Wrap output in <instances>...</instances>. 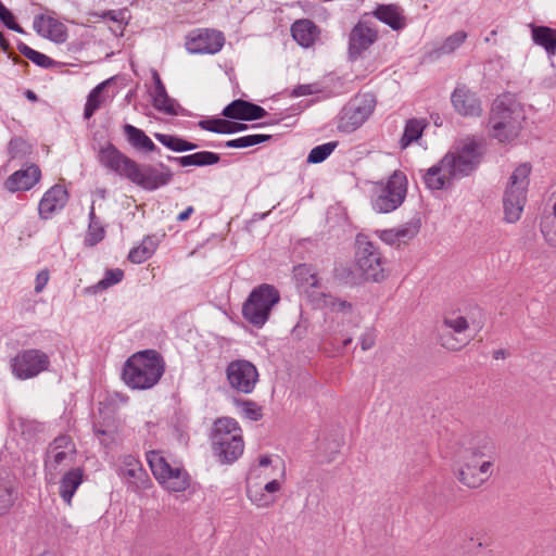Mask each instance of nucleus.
<instances>
[{
	"label": "nucleus",
	"mask_w": 556,
	"mask_h": 556,
	"mask_svg": "<svg viewBox=\"0 0 556 556\" xmlns=\"http://www.w3.org/2000/svg\"><path fill=\"white\" fill-rule=\"evenodd\" d=\"M151 74H152V79H153L154 85L150 90V96H151V98H153L159 93L165 92L166 88H165L156 70H152Z\"/></svg>",
	"instance_id": "nucleus-57"
},
{
	"label": "nucleus",
	"mask_w": 556,
	"mask_h": 556,
	"mask_svg": "<svg viewBox=\"0 0 556 556\" xmlns=\"http://www.w3.org/2000/svg\"><path fill=\"white\" fill-rule=\"evenodd\" d=\"M337 141L326 142L311 150L307 156V163L318 164L324 162L337 148Z\"/></svg>",
	"instance_id": "nucleus-48"
},
{
	"label": "nucleus",
	"mask_w": 556,
	"mask_h": 556,
	"mask_svg": "<svg viewBox=\"0 0 556 556\" xmlns=\"http://www.w3.org/2000/svg\"><path fill=\"white\" fill-rule=\"evenodd\" d=\"M0 20L11 30L24 33L23 28L14 21L13 14L0 2Z\"/></svg>",
	"instance_id": "nucleus-53"
},
{
	"label": "nucleus",
	"mask_w": 556,
	"mask_h": 556,
	"mask_svg": "<svg viewBox=\"0 0 556 556\" xmlns=\"http://www.w3.org/2000/svg\"><path fill=\"white\" fill-rule=\"evenodd\" d=\"M291 35L300 46L309 48L318 39L319 29L313 21L302 18L291 25Z\"/></svg>",
	"instance_id": "nucleus-29"
},
{
	"label": "nucleus",
	"mask_w": 556,
	"mask_h": 556,
	"mask_svg": "<svg viewBox=\"0 0 556 556\" xmlns=\"http://www.w3.org/2000/svg\"><path fill=\"white\" fill-rule=\"evenodd\" d=\"M451 100L455 111L463 116L473 117L480 116L482 113L481 101L465 85H459L455 88Z\"/></svg>",
	"instance_id": "nucleus-20"
},
{
	"label": "nucleus",
	"mask_w": 556,
	"mask_h": 556,
	"mask_svg": "<svg viewBox=\"0 0 556 556\" xmlns=\"http://www.w3.org/2000/svg\"><path fill=\"white\" fill-rule=\"evenodd\" d=\"M224 43L225 37L222 31L197 29L188 35L185 46L192 54H215L222 50Z\"/></svg>",
	"instance_id": "nucleus-16"
},
{
	"label": "nucleus",
	"mask_w": 556,
	"mask_h": 556,
	"mask_svg": "<svg viewBox=\"0 0 556 556\" xmlns=\"http://www.w3.org/2000/svg\"><path fill=\"white\" fill-rule=\"evenodd\" d=\"M227 380L232 389L241 393H251L258 380L256 367L249 361L236 359L228 364Z\"/></svg>",
	"instance_id": "nucleus-15"
},
{
	"label": "nucleus",
	"mask_w": 556,
	"mask_h": 556,
	"mask_svg": "<svg viewBox=\"0 0 556 556\" xmlns=\"http://www.w3.org/2000/svg\"><path fill=\"white\" fill-rule=\"evenodd\" d=\"M407 194V178L401 170H394L386 180L371 184L370 204L379 214H388L399 208Z\"/></svg>",
	"instance_id": "nucleus-5"
},
{
	"label": "nucleus",
	"mask_w": 556,
	"mask_h": 556,
	"mask_svg": "<svg viewBox=\"0 0 556 556\" xmlns=\"http://www.w3.org/2000/svg\"><path fill=\"white\" fill-rule=\"evenodd\" d=\"M118 475L134 491L144 489L150 481L140 462L132 455L123 457Z\"/></svg>",
	"instance_id": "nucleus-19"
},
{
	"label": "nucleus",
	"mask_w": 556,
	"mask_h": 556,
	"mask_svg": "<svg viewBox=\"0 0 556 556\" xmlns=\"http://www.w3.org/2000/svg\"><path fill=\"white\" fill-rule=\"evenodd\" d=\"M281 482L277 479H256L254 473L247 478V496L257 508H268L278 500Z\"/></svg>",
	"instance_id": "nucleus-13"
},
{
	"label": "nucleus",
	"mask_w": 556,
	"mask_h": 556,
	"mask_svg": "<svg viewBox=\"0 0 556 556\" xmlns=\"http://www.w3.org/2000/svg\"><path fill=\"white\" fill-rule=\"evenodd\" d=\"M165 371V362L154 350H144L131 355L124 365L123 380L137 390L154 387Z\"/></svg>",
	"instance_id": "nucleus-4"
},
{
	"label": "nucleus",
	"mask_w": 556,
	"mask_h": 556,
	"mask_svg": "<svg viewBox=\"0 0 556 556\" xmlns=\"http://www.w3.org/2000/svg\"><path fill=\"white\" fill-rule=\"evenodd\" d=\"M372 14L393 30H401L406 25L403 9L397 4H380Z\"/></svg>",
	"instance_id": "nucleus-30"
},
{
	"label": "nucleus",
	"mask_w": 556,
	"mask_h": 556,
	"mask_svg": "<svg viewBox=\"0 0 556 556\" xmlns=\"http://www.w3.org/2000/svg\"><path fill=\"white\" fill-rule=\"evenodd\" d=\"M376 342V336L374 331L368 330L361 337V346L363 351H367L371 349L375 345Z\"/></svg>",
	"instance_id": "nucleus-59"
},
{
	"label": "nucleus",
	"mask_w": 556,
	"mask_h": 556,
	"mask_svg": "<svg viewBox=\"0 0 556 556\" xmlns=\"http://www.w3.org/2000/svg\"><path fill=\"white\" fill-rule=\"evenodd\" d=\"M551 212L544 214L540 219V230L545 242L556 248V191L551 198Z\"/></svg>",
	"instance_id": "nucleus-36"
},
{
	"label": "nucleus",
	"mask_w": 556,
	"mask_h": 556,
	"mask_svg": "<svg viewBox=\"0 0 556 556\" xmlns=\"http://www.w3.org/2000/svg\"><path fill=\"white\" fill-rule=\"evenodd\" d=\"M378 39L377 28L366 21H359L351 29L348 43V55L351 61L362 58Z\"/></svg>",
	"instance_id": "nucleus-18"
},
{
	"label": "nucleus",
	"mask_w": 556,
	"mask_h": 556,
	"mask_svg": "<svg viewBox=\"0 0 556 556\" xmlns=\"http://www.w3.org/2000/svg\"><path fill=\"white\" fill-rule=\"evenodd\" d=\"M124 136L128 142V144L136 151L142 154L149 153H157L160 154L161 150L152 139L140 128L131 124H125L123 126Z\"/></svg>",
	"instance_id": "nucleus-25"
},
{
	"label": "nucleus",
	"mask_w": 556,
	"mask_h": 556,
	"mask_svg": "<svg viewBox=\"0 0 556 556\" xmlns=\"http://www.w3.org/2000/svg\"><path fill=\"white\" fill-rule=\"evenodd\" d=\"M356 263L367 280L381 281L387 276L384 260L379 249L370 241L359 242Z\"/></svg>",
	"instance_id": "nucleus-14"
},
{
	"label": "nucleus",
	"mask_w": 556,
	"mask_h": 556,
	"mask_svg": "<svg viewBox=\"0 0 556 556\" xmlns=\"http://www.w3.org/2000/svg\"><path fill=\"white\" fill-rule=\"evenodd\" d=\"M321 91V87L318 83L313 84H302L294 87V89L291 92L292 97H303V96H311Z\"/></svg>",
	"instance_id": "nucleus-54"
},
{
	"label": "nucleus",
	"mask_w": 556,
	"mask_h": 556,
	"mask_svg": "<svg viewBox=\"0 0 556 556\" xmlns=\"http://www.w3.org/2000/svg\"><path fill=\"white\" fill-rule=\"evenodd\" d=\"M103 17H108L113 22H117L119 24L124 21V12L123 11H106L103 13Z\"/></svg>",
	"instance_id": "nucleus-61"
},
{
	"label": "nucleus",
	"mask_w": 556,
	"mask_h": 556,
	"mask_svg": "<svg viewBox=\"0 0 556 556\" xmlns=\"http://www.w3.org/2000/svg\"><path fill=\"white\" fill-rule=\"evenodd\" d=\"M428 123L424 118H410L406 122L403 135L400 139V147L406 149L416 142L422 135Z\"/></svg>",
	"instance_id": "nucleus-37"
},
{
	"label": "nucleus",
	"mask_w": 556,
	"mask_h": 556,
	"mask_svg": "<svg viewBox=\"0 0 556 556\" xmlns=\"http://www.w3.org/2000/svg\"><path fill=\"white\" fill-rule=\"evenodd\" d=\"M494 459L495 446L491 439H479L462 452L457 471L459 482L470 489L480 488L492 476Z\"/></svg>",
	"instance_id": "nucleus-2"
},
{
	"label": "nucleus",
	"mask_w": 556,
	"mask_h": 556,
	"mask_svg": "<svg viewBox=\"0 0 556 556\" xmlns=\"http://www.w3.org/2000/svg\"><path fill=\"white\" fill-rule=\"evenodd\" d=\"M154 137L163 146L175 152L192 151L198 148V144L173 135L155 132Z\"/></svg>",
	"instance_id": "nucleus-39"
},
{
	"label": "nucleus",
	"mask_w": 556,
	"mask_h": 556,
	"mask_svg": "<svg viewBox=\"0 0 556 556\" xmlns=\"http://www.w3.org/2000/svg\"><path fill=\"white\" fill-rule=\"evenodd\" d=\"M147 460L153 476L166 490L182 492L189 486L188 473L180 467H173L161 452H148Z\"/></svg>",
	"instance_id": "nucleus-9"
},
{
	"label": "nucleus",
	"mask_w": 556,
	"mask_h": 556,
	"mask_svg": "<svg viewBox=\"0 0 556 556\" xmlns=\"http://www.w3.org/2000/svg\"><path fill=\"white\" fill-rule=\"evenodd\" d=\"M453 179H455V177L452 175V170L447 165L444 164V159L422 174V180L426 187L431 190H441Z\"/></svg>",
	"instance_id": "nucleus-28"
},
{
	"label": "nucleus",
	"mask_w": 556,
	"mask_h": 556,
	"mask_svg": "<svg viewBox=\"0 0 556 556\" xmlns=\"http://www.w3.org/2000/svg\"><path fill=\"white\" fill-rule=\"evenodd\" d=\"M269 139L270 135L254 134L228 140L224 143V146L226 148L243 149L266 142Z\"/></svg>",
	"instance_id": "nucleus-41"
},
{
	"label": "nucleus",
	"mask_w": 556,
	"mask_h": 556,
	"mask_svg": "<svg viewBox=\"0 0 556 556\" xmlns=\"http://www.w3.org/2000/svg\"><path fill=\"white\" fill-rule=\"evenodd\" d=\"M420 227L421 220L419 217H414L405 224L395 227L399 244H407L418 235Z\"/></svg>",
	"instance_id": "nucleus-40"
},
{
	"label": "nucleus",
	"mask_w": 556,
	"mask_h": 556,
	"mask_svg": "<svg viewBox=\"0 0 556 556\" xmlns=\"http://www.w3.org/2000/svg\"><path fill=\"white\" fill-rule=\"evenodd\" d=\"M321 305L337 313L348 314L352 312V304L350 302L330 294L323 293Z\"/></svg>",
	"instance_id": "nucleus-49"
},
{
	"label": "nucleus",
	"mask_w": 556,
	"mask_h": 556,
	"mask_svg": "<svg viewBox=\"0 0 556 556\" xmlns=\"http://www.w3.org/2000/svg\"><path fill=\"white\" fill-rule=\"evenodd\" d=\"M244 406V410L251 419L257 420L261 417L260 408L254 403L245 402Z\"/></svg>",
	"instance_id": "nucleus-60"
},
{
	"label": "nucleus",
	"mask_w": 556,
	"mask_h": 556,
	"mask_svg": "<svg viewBox=\"0 0 556 556\" xmlns=\"http://www.w3.org/2000/svg\"><path fill=\"white\" fill-rule=\"evenodd\" d=\"M278 290L270 285L255 288L242 306L243 317L253 326L261 328L268 320L271 308L279 302Z\"/></svg>",
	"instance_id": "nucleus-7"
},
{
	"label": "nucleus",
	"mask_w": 556,
	"mask_h": 556,
	"mask_svg": "<svg viewBox=\"0 0 556 556\" xmlns=\"http://www.w3.org/2000/svg\"><path fill=\"white\" fill-rule=\"evenodd\" d=\"M93 431L103 445H109L114 440V431L110 428H102L98 425H94Z\"/></svg>",
	"instance_id": "nucleus-55"
},
{
	"label": "nucleus",
	"mask_w": 556,
	"mask_h": 556,
	"mask_svg": "<svg viewBox=\"0 0 556 556\" xmlns=\"http://www.w3.org/2000/svg\"><path fill=\"white\" fill-rule=\"evenodd\" d=\"M76 445L68 435H59L48 446L45 457V475L48 482L52 483L59 473L75 464Z\"/></svg>",
	"instance_id": "nucleus-8"
},
{
	"label": "nucleus",
	"mask_w": 556,
	"mask_h": 556,
	"mask_svg": "<svg viewBox=\"0 0 556 556\" xmlns=\"http://www.w3.org/2000/svg\"><path fill=\"white\" fill-rule=\"evenodd\" d=\"M17 49L25 58L30 60L36 65L42 67V68H49L53 65V60L50 59L48 55L34 50L33 48L28 47L24 42H18Z\"/></svg>",
	"instance_id": "nucleus-43"
},
{
	"label": "nucleus",
	"mask_w": 556,
	"mask_h": 556,
	"mask_svg": "<svg viewBox=\"0 0 556 556\" xmlns=\"http://www.w3.org/2000/svg\"><path fill=\"white\" fill-rule=\"evenodd\" d=\"M16 500V490L10 481L0 483V516L5 515Z\"/></svg>",
	"instance_id": "nucleus-44"
},
{
	"label": "nucleus",
	"mask_w": 556,
	"mask_h": 556,
	"mask_svg": "<svg viewBox=\"0 0 556 556\" xmlns=\"http://www.w3.org/2000/svg\"><path fill=\"white\" fill-rule=\"evenodd\" d=\"M29 144L22 138H13L9 143V153L11 159L23 157L29 153Z\"/></svg>",
	"instance_id": "nucleus-51"
},
{
	"label": "nucleus",
	"mask_w": 556,
	"mask_h": 556,
	"mask_svg": "<svg viewBox=\"0 0 556 556\" xmlns=\"http://www.w3.org/2000/svg\"><path fill=\"white\" fill-rule=\"evenodd\" d=\"M467 36V33L464 30L455 31L454 34L450 35L438 48L437 53L439 55L453 53L465 42Z\"/></svg>",
	"instance_id": "nucleus-45"
},
{
	"label": "nucleus",
	"mask_w": 556,
	"mask_h": 556,
	"mask_svg": "<svg viewBox=\"0 0 556 556\" xmlns=\"http://www.w3.org/2000/svg\"><path fill=\"white\" fill-rule=\"evenodd\" d=\"M168 161L176 162L182 167L187 166H211L217 164L220 160L218 153L210 151H200L184 156H167Z\"/></svg>",
	"instance_id": "nucleus-32"
},
{
	"label": "nucleus",
	"mask_w": 556,
	"mask_h": 556,
	"mask_svg": "<svg viewBox=\"0 0 556 556\" xmlns=\"http://www.w3.org/2000/svg\"><path fill=\"white\" fill-rule=\"evenodd\" d=\"M375 100L370 94L355 97L341 111L337 128L342 132H352L361 127L371 115Z\"/></svg>",
	"instance_id": "nucleus-11"
},
{
	"label": "nucleus",
	"mask_w": 556,
	"mask_h": 556,
	"mask_svg": "<svg viewBox=\"0 0 556 556\" xmlns=\"http://www.w3.org/2000/svg\"><path fill=\"white\" fill-rule=\"evenodd\" d=\"M98 161L108 170L128 179L147 191H154L168 185L174 176L170 168L164 163L139 164L111 142L100 148Z\"/></svg>",
	"instance_id": "nucleus-1"
},
{
	"label": "nucleus",
	"mask_w": 556,
	"mask_h": 556,
	"mask_svg": "<svg viewBox=\"0 0 556 556\" xmlns=\"http://www.w3.org/2000/svg\"><path fill=\"white\" fill-rule=\"evenodd\" d=\"M26 97L27 99L31 100V101H36L37 100V96L34 91L31 90H27L26 91Z\"/></svg>",
	"instance_id": "nucleus-64"
},
{
	"label": "nucleus",
	"mask_w": 556,
	"mask_h": 556,
	"mask_svg": "<svg viewBox=\"0 0 556 556\" xmlns=\"http://www.w3.org/2000/svg\"><path fill=\"white\" fill-rule=\"evenodd\" d=\"M152 104L157 111L163 112L167 115L178 114L179 105L174 99L169 98L167 91L159 93L155 97H153Z\"/></svg>",
	"instance_id": "nucleus-46"
},
{
	"label": "nucleus",
	"mask_w": 556,
	"mask_h": 556,
	"mask_svg": "<svg viewBox=\"0 0 556 556\" xmlns=\"http://www.w3.org/2000/svg\"><path fill=\"white\" fill-rule=\"evenodd\" d=\"M530 173V164L522 163L515 168L509 177L503 197L504 215L507 223H516L523 212Z\"/></svg>",
	"instance_id": "nucleus-6"
},
{
	"label": "nucleus",
	"mask_w": 556,
	"mask_h": 556,
	"mask_svg": "<svg viewBox=\"0 0 556 556\" xmlns=\"http://www.w3.org/2000/svg\"><path fill=\"white\" fill-rule=\"evenodd\" d=\"M49 279H50L49 270L48 269L40 270L36 276L35 292L40 293L47 286Z\"/></svg>",
	"instance_id": "nucleus-58"
},
{
	"label": "nucleus",
	"mask_w": 556,
	"mask_h": 556,
	"mask_svg": "<svg viewBox=\"0 0 556 556\" xmlns=\"http://www.w3.org/2000/svg\"><path fill=\"white\" fill-rule=\"evenodd\" d=\"M295 279L303 288H316L318 286V278L316 273L307 265H299L295 268Z\"/></svg>",
	"instance_id": "nucleus-47"
},
{
	"label": "nucleus",
	"mask_w": 556,
	"mask_h": 556,
	"mask_svg": "<svg viewBox=\"0 0 556 556\" xmlns=\"http://www.w3.org/2000/svg\"><path fill=\"white\" fill-rule=\"evenodd\" d=\"M193 206H188L184 212L179 213L177 216L178 222H185L187 220L191 214L193 213Z\"/></svg>",
	"instance_id": "nucleus-62"
},
{
	"label": "nucleus",
	"mask_w": 556,
	"mask_h": 556,
	"mask_svg": "<svg viewBox=\"0 0 556 556\" xmlns=\"http://www.w3.org/2000/svg\"><path fill=\"white\" fill-rule=\"evenodd\" d=\"M113 78L106 79L97 85L88 94L84 109V117L86 119L101 109L104 104L112 100L113 94H109V88L112 86Z\"/></svg>",
	"instance_id": "nucleus-26"
},
{
	"label": "nucleus",
	"mask_w": 556,
	"mask_h": 556,
	"mask_svg": "<svg viewBox=\"0 0 556 556\" xmlns=\"http://www.w3.org/2000/svg\"><path fill=\"white\" fill-rule=\"evenodd\" d=\"M156 247V242L151 237H146L138 247L129 251L128 260L134 264H141L154 254Z\"/></svg>",
	"instance_id": "nucleus-38"
},
{
	"label": "nucleus",
	"mask_w": 556,
	"mask_h": 556,
	"mask_svg": "<svg viewBox=\"0 0 556 556\" xmlns=\"http://www.w3.org/2000/svg\"><path fill=\"white\" fill-rule=\"evenodd\" d=\"M124 277V271L119 268L108 269L103 276V278L98 281L94 286L87 289V291L92 292L93 294L103 291L118 282L122 281Z\"/></svg>",
	"instance_id": "nucleus-42"
},
{
	"label": "nucleus",
	"mask_w": 556,
	"mask_h": 556,
	"mask_svg": "<svg viewBox=\"0 0 556 556\" xmlns=\"http://www.w3.org/2000/svg\"><path fill=\"white\" fill-rule=\"evenodd\" d=\"M378 236L384 243L389 245H400L395 228L379 230Z\"/></svg>",
	"instance_id": "nucleus-56"
},
{
	"label": "nucleus",
	"mask_w": 556,
	"mask_h": 556,
	"mask_svg": "<svg viewBox=\"0 0 556 556\" xmlns=\"http://www.w3.org/2000/svg\"><path fill=\"white\" fill-rule=\"evenodd\" d=\"M271 464V459L269 456L267 455H263L258 458V464L257 466L253 467L249 473V476H251L252 473H254V477H256V479H261V478H265V479H269L270 478V473L267 472L268 471V466Z\"/></svg>",
	"instance_id": "nucleus-52"
},
{
	"label": "nucleus",
	"mask_w": 556,
	"mask_h": 556,
	"mask_svg": "<svg viewBox=\"0 0 556 556\" xmlns=\"http://www.w3.org/2000/svg\"><path fill=\"white\" fill-rule=\"evenodd\" d=\"M222 115L237 121H256L265 117L267 112L257 104L237 99L224 108Z\"/></svg>",
	"instance_id": "nucleus-21"
},
{
	"label": "nucleus",
	"mask_w": 556,
	"mask_h": 556,
	"mask_svg": "<svg viewBox=\"0 0 556 556\" xmlns=\"http://www.w3.org/2000/svg\"><path fill=\"white\" fill-rule=\"evenodd\" d=\"M92 222H100L96 216L93 205L90 207V212H89V223H92Z\"/></svg>",
	"instance_id": "nucleus-63"
},
{
	"label": "nucleus",
	"mask_w": 556,
	"mask_h": 556,
	"mask_svg": "<svg viewBox=\"0 0 556 556\" xmlns=\"http://www.w3.org/2000/svg\"><path fill=\"white\" fill-rule=\"evenodd\" d=\"M105 229L101 222L89 223L88 230L85 237V244L94 247L104 239Z\"/></svg>",
	"instance_id": "nucleus-50"
},
{
	"label": "nucleus",
	"mask_w": 556,
	"mask_h": 556,
	"mask_svg": "<svg viewBox=\"0 0 556 556\" xmlns=\"http://www.w3.org/2000/svg\"><path fill=\"white\" fill-rule=\"evenodd\" d=\"M231 437H242L239 424L230 417L218 418L212 429L211 441L213 445L223 446Z\"/></svg>",
	"instance_id": "nucleus-27"
},
{
	"label": "nucleus",
	"mask_w": 556,
	"mask_h": 556,
	"mask_svg": "<svg viewBox=\"0 0 556 556\" xmlns=\"http://www.w3.org/2000/svg\"><path fill=\"white\" fill-rule=\"evenodd\" d=\"M84 471L79 467H71L60 480L59 493L61 498L68 505L72 503V498L83 483Z\"/></svg>",
	"instance_id": "nucleus-31"
},
{
	"label": "nucleus",
	"mask_w": 556,
	"mask_h": 556,
	"mask_svg": "<svg viewBox=\"0 0 556 556\" xmlns=\"http://www.w3.org/2000/svg\"><path fill=\"white\" fill-rule=\"evenodd\" d=\"M212 448L222 463L232 464L242 455L244 443L242 437H231L223 446L213 445Z\"/></svg>",
	"instance_id": "nucleus-33"
},
{
	"label": "nucleus",
	"mask_w": 556,
	"mask_h": 556,
	"mask_svg": "<svg viewBox=\"0 0 556 556\" xmlns=\"http://www.w3.org/2000/svg\"><path fill=\"white\" fill-rule=\"evenodd\" d=\"M525 121V109L514 96L497 97L490 113V135L500 142H511L519 136Z\"/></svg>",
	"instance_id": "nucleus-3"
},
{
	"label": "nucleus",
	"mask_w": 556,
	"mask_h": 556,
	"mask_svg": "<svg viewBox=\"0 0 556 556\" xmlns=\"http://www.w3.org/2000/svg\"><path fill=\"white\" fill-rule=\"evenodd\" d=\"M33 27L39 36L55 43H63L67 39L65 25L50 15L35 16Z\"/></svg>",
	"instance_id": "nucleus-22"
},
{
	"label": "nucleus",
	"mask_w": 556,
	"mask_h": 556,
	"mask_svg": "<svg viewBox=\"0 0 556 556\" xmlns=\"http://www.w3.org/2000/svg\"><path fill=\"white\" fill-rule=\"evenodd\" d=\"M531 27L532 40L535 45L542 47L549 56L556 54V29L547 26H535Z\"/></svg>",
	"instance_id": "nucleus-35"
},
{
	"label": "nucleus",
	"mask_w": 556,
	"mask_h": 556,
	"mask_svg": "<svg viewBox=\"0 0 556 556\" xmlns=\"http://www.w3.org/2000/svg\"><path fill=\"white\" fill-rule=\"evenodd\" d=\"M41 172L35 164L16 170L5 180V188L11 192L25 191L33 188L40 179Z\"/></svg>",
	"instance_id": "nucleus-24"
},
{
	"label": "nucleus",
	"mask_w": 556,
	"mask_h": 556,
	"mask_svg": "<svg viewBox=\"0 0 556 556\" xmlns=\"http://www.w3.org/2000/svg\"><path fill=\"white\" fill-rule=\"evenodd\" d=\"M443 325L450 331L441 334L442 346L451 351H457L469 342V339L464 336L469 328V321L465 316L457 312H447L444 314Z\"/></svg>",
	"instance_id": "nucleus-17"
},
{
	"label": "nucleus",
	"mask_w": 556,
	"mask_h": 556,
	"mask_svg": "<svg viewBox=\"0 0 556 556\" xmlns=\"http://www.w3.org/2000/svg\"><path fill=\"white\" fill-rule=\"evenodd\" d=\"M50 355L39 349L21 350L10 361L13 376L18 380H28L49 370Z\"/></svg>",
	"instance_id": "nucleus-10"
},
{
	"label": "nucleus",
	"mask_w": 556,
	"mask_h": 556,
	"mask_svg": "<svg viewBox=\"0 0 556 556\" xmlns=\"http://www.w3.org/2000/svg\"><path fill=\"white\" fill-rule=\"evenodd\" d=\"M480 147L475 141H468L457 147L455 151L444 155V164L452 170L455 179L470 175L480 163Z\"/></svg>",
	"instance_id": "nucleus-12"
},
{
	"label": "nucleus",
	"mask_w": 556,
	"mask_h": 556,
	"mask_svg": "<svg viewBox=\"0 0 556 556\" xmlns=\"http://www.w3.org/2000/svg\"><path fill=\"white\" fill-rule=\"evenodd\" d=\"M67 191L64 187L55 185L50 188L39 202L38 211L40 217L48 219L55 212L61 211L67 202Z\"/></svg>",
	"instance_id": "nucleus-23"
},
{
	"label": "nucleus",
	"mask_w": 556,
	"mask_h": 556,
	"mask_svg": "<svg viewBox=\"0 0 556 556\" xmlns=\"http://www.w3.org/2000/svg\"><path fill=\"white\" fill-rule=\"evenodd\" d=\"M201 129L216 134H235L248 129V125L243 123L231 122L224 118H206L198 123Z\"/></svg>",
	"instance_id": "nucleus-34"
}]
</instances>
